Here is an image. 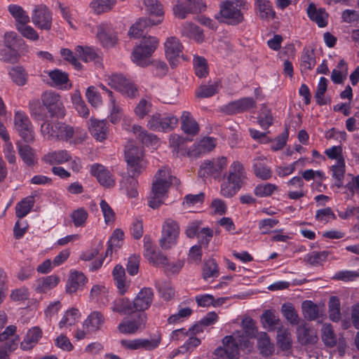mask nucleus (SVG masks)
<instances>
[{
  "mask_svg": "<svg viewBox=\"0 0 359 359\" xmlns=\"http://www.w3.org/2000/svg\"><path fill=\"white\" fill-rule=\"evenodd\" d=\"M179 180L172 176L168 168L163 167L158 170L152 183L151 191L148 200L149 205L156 209L163 203V198L170 185H178Z\"/></svg>",
  "mask_w": 359,
  "mask_h": 359,
  "instance_id": "1",
  "label": "nucleus"
},
{
  "mask_svg": "<svg viewBox=\"0 0 359 359\" xmlns=\"http://www.w3.org/2000/svg\"><path fill=\"white\" fill-rule=\"evenodd\" d=\"M246 179L243 165L238 161H233L230 165L228 172L224 175L221 184V194L226 198L235 196L245 184Z\"/></svg>",
  "mask_w": 359,
  "mask_h": 359,
  "instance_id": "2",
  "label": "nucleus"
},
{
  "mask_svg": "<svg viewBox=\"0 0 359 359\" xmlns=\"http://www.w3.org/2000/svg\"><path fill=\"white\" fill-rule=\"evenodd\" d=\"M249 4L245 0H226L219 4V12L215 18L219 22L237 25L244 20L242 11L248 10Z\"/></svg>",
  "mask_w": 359,
  "mask_h": 359,
  "instance_id": "3",
  "label": "nucleus"
},
{
  "mask_svg": "<svg viewBox=\"0 0 359 359\" xmlns=\"http://www.w3.org/2000/svg\"><path fill=\"white\" fill-rule=\"evenodd\" d=\"M74 128L62 122H44L41 126V134L48 140L63 141L71 144V140L74 137Z\"/></svg>",
  "mask_w": 359,
  "mask_h": 359,
  "instance_id": "4",
  "label": "nucleus"
},
{
  "mask_svg": "<svg viewBox=\"0 0 359 359\" xmlns=\"http://www.w3.org/2000/svg\"><path fill=\"white\" fill-rule=\"evenodd\" d=\"M158 43L159 41L156 37L144 36L141 43L133 52L132 60L139 66H147L149 65L147 59L155 51Z\"/></svg>",
  "mask_w": 359,
  "mask_h": 359,
  "instance_id": "5",
  "label": "nucleus"
},
{
  "mask_svg": "<svg viewBox=\"0 0 359 359\" xmlns=\"http://www.w3.org/2000/svg\"><path fill=\"white\" fill-rule=\"evenodd\" d=\"M125 158L128 163L130 175L137 176L142 172L146 165L142 148L128 144L125 151Z\"/></svg>",
  "mask_w": 359,
  "mask_h": 359,
  "instance_id": "6",
  "label": "nucleus"
},
{
  "mask_svg": "<svg viewBox=\"0 0 359 359\" xmlns=\"http://www.w3.org/2000/svg\"><path fill=\"white\" fill-rule=\"evenodd\" d=\"M14 129L26 143H33L35 140L34 126L28 116L22 111L15 113Z\"/></svg>",
  "mask_w": 359,
  "mask_h": 359,
  "instance_id": "7",
  "label": "nucleus"
},
{
  "mask_svg": "<svg viewBox=\"0 0 359 359\" xmlns=\"http://www.w3.org/2000/svg\"><path fill=\"white\" fill-rule=\"evenodd\" d=\"M180 235V225L172 218H167L163 223L159 245L162 249L168 250L177 244Z\"/></svg>",
  "mask_w": 359,
  "mask_h": 359,
  "instance_id": "8",
  "label": "nucleus"
},
{
  "mask_svg": "<svg viewBox=\"0 0 359 359\" xmlns=\"http://www.w3.org/2000/svg\"><path fill=\"white\" fill-rule=\"evenodd\" d=\"M107 83L109 86L128 97H135L137 95V87L122 74H114L109 76Z\"/></svg>",
  "mask_w": 359,
  "mask_h": 359,
  "instance_id": "9",
  "label": "nucleus"
},
{
  "mask_svg": "<svg viewBox=\"0 0 359 359\" xmlns=\"http://www.w3.org/2000/svg\"><path fill=\"white\" fill-rule=\"evenodd\" d=\"M205 7L203 0H177L173 13L177 18L184 19L187 14L201 12Z\"/></svg>",
  "mask_w": 359,
  "mask_h": 359,
  "instance_id": "10",
  "label": "nucleus"
},
{
  "mask_svg": "<svg viewBox=\"0 0 359 359\" xmlns=\"http://www.w3.org/2000/svg\"><path fill=\"white\" fill-rule=\"evenodd\" d=\"M32 22L39 29L50 30L52 27V12L43 4L34 6L32 13Z\"/></svg>",
  "mask_w": 359,
  "mask_h": 359,
  "instance_id": "11",
  "label": "nucleus"
},
{
  "mask_svg": "<svg viewBox=\"0 0 359 359\" xmlns=\"http://www.w3.org/2000/svg\"><path fill=\"white\" fill-rule=\"evenodd\" d=\"M165 53L170 66L175 68L179 63L180 58L183 57V46L179 39L175 36L168 37L164 43Z\"/></svg>",
  "mask_w": 359,
  "mask_h": 359,
  "instance_id": "12",
  "label": "nucleus"
},
{
  "mask_svg": "<svg viewBox=\"0 0 359 359\" xmlns=\"http://www.w3.org/2000/svg\"><path fill=\"white\" fill-rule=\"evenodd\" d=\"M227 163V159L224 156L205 161L201 165L198 175L203 177L210 175L217 177L220 176L222 171L226 168Z\"/></svg>",
  "mask_w": 359,
  "mask_h": 359,
  "instance_id": "13",
  "label": "nucleus"
},
{
  "mask_svg": "<svg viewBox=\"0 0 359 359\" xmlns=\"http://www.w3.org/2000/svg\"><path fill=\"white\" fill-rule=\"evenodd\" d=\"M90 173L95 177L101 186L110 189L115 186L116 178L114 174L104 165L93 163L90 165Z\"/></svg>",
  "mask_w": 359,
  "mask_h": 359,
  "instance_id": "14",
  "label": "nucleus"
},
{
  "mask_svg": "<svg viewBox=\"0 0 359 359\" xmlns=\"http://www.w3.org/2000/svg\"><path fill=\"white\" fill-rule=\"evenodd\" d=\"M236 332L233 336H226L222 341L224 347L215 350V355L224 359H235L238 355V345L236 340Z\"/></svg>",
  "mask_w": 359,
  "mask_h": 359,
  "instance_id": "15",
  "label": "nucleus"
},
{
  "mask_svg": "<svg viewBox=\"0 0 359 359\" xmlns=\"http://www.w3.org/2000/svg\"><path fill=\"white\" fill-rule=\"evenodd\" d=\"M41 101L52 116L63 114L64 107L60 95L56 93L51 90L44 92L41 95Z\"/></svg>",
  "mask_w": 359,
  "mask_h": 359,
  "instance_id": "16",
  "label": "nucleus"
},
{
  "mask_svg": "<svg viewBox=\"0 0 359 359\" xmlns=\"http://www.w3.org/2000/svg\"><path fill=\"white\" fill-rule=\"evenodd\" d=\"M154 294L151 288L143 287L133 301L135 311H144L151 305Z\"/></svg>",
  "mask_w": 359,
  "mask_h": 359,
  "instance_id": "17",
  "label": "nucleus"
},
{
  "mask_svg": "<svg viewBox=\"0 0 359 359\" xmlns=\"http://www.w3.org/2000/svg\"><path fill=\"white\" fill-rule=\"evenodd\" d=\"M88 129L91 135L97 141L102 142L108 135L107 122L105 120H97L90 118L88 122Z\"/></svg>",
  "mask_w": 359,
  "mask_h": 359,
  "instance_id": "18",
  "label": "nucleus"
},
{
  "mask_svg": "<svg viewBox=\"0 0 359 359\" xmlns=\"http://www.w3.org/2000/svg\"><path fill=\"white\" fill-rule=\"evenodd\" d=\"M97 37L104 47H112L116 41V36L111 26L108 23H102L97 26Z\"/></svg>",
  "mask_w": 359,
  "mask_h": 359,
  "instance_id": "19",
  "label": "nucleus"
},
{
  "mask_svg": "<svg viewBox=\"0 0 359 359\" xmlns=\"http://www.w3.org/2000/svg\"><path fill=\"white\" fill-rule=\"evenodd\" d=\"M256 102L252 97H243L231 102L225 106V111L229 114H234L248 111L255 107Z\"/></svg>",
  "mask_w": 359,
  "mask_h": 359,
  "instance_id": "20",
  "label": "nucleus"
},
{
  "mask_svg": "<svg viewBox=\"0 0 359 359\" xmlns=\"http://www.w3.org/2000/svg\"><path fill=\"white\" fill-rule=\"evenodd\" d=\"M72 159L71 154L65 149L50 151L41 158V161L48 165L63 164Z\"/></svg>",
  "mask_w": 359,
  "mask_h": 359,
  "instance_id": "21",
  "label": "nucleus"
},
{
  "mask_svg": "<svg viewBox=\"0 0 359 359\" xmlns=\"http://www.w3.org/2000/svg\"><path fill=\"white\" fill-rule=\"evenodd\" d=\"M20 157L24 163L29 167H34L38 162V157L34 149L28 144L16 142Z\"/></svg>",
  "mask_w": 359,
  "mask_h": 359,
  "instance_id": "22",
  "label": "nucleus"
},
{
  "mask_svg": "<svg viewBox=\"0 0 359 359\" xmlns=\"http://www.w3.org/2000/svg\"><path fill=\"white\" fill-rule=\"evenodd\" d=\"M216 146V140L213 137H206L201 140L197 144H194L189 148V154L192 157L211 151Z\"/></svg>",
  "mask_w": 359,
  "mask_h": 359,
  "instance_id": "23",
  "label": "nucleus"
},
{
  "mask_svg": "<svg viewBox=\"0 0 359 359\" xmlns=\"http://www.w3.org/2000/svg\"><path fill=\"white\" fill-rule=\"evenodd\" d=\"M187 140L179 135L172 134L169 137V144L172 148V151L173 154L177 156H189L192 157L191 154H189V149L187 148L186 146Z\"/></svg>",
  "mask_w": 359,
  "mask_h": 359,
  "instance_id": "24",
  "label": "nucleus"
},
{
  "mask_svg": "<svg viewBox=\"0 0 359 359\" xmlns=\"http://www.w3.org/2000/svg\"><path fill=\"white\" fill-rule=\"evenodd\" d=\"M297 335L298 341L302 345L314 344L318 341L316 330L311 329L306 323L298 326Z\"/></svg>",
  "mask_w": 359,
  "mask_h": 359,
  "instance_id": "25",
  "label": "nucleus"
},
{
  "mask_svg": "<svg viewBox=\"0 0 359 359\" xmlns=\"http://www.w3.org/2000/svg\"><path fill=\"white\" fill-rule=\"evenodd\" d=\"M147 321V315L145 313H141L138 316L137 320H128L121 323L118 329V331L123 334H134L138 330L144 327Z\"/></svg>",
  "mask_w": 359,
  "mask_h": 359,
  "instance_id": "26",
  "label": "nucleus"
},
{
  "mask_svg": "<svg viewBox=\"0 0 359 359\" xmlns=\"http://www.w3.org/2000/svg\"><path fill=\"white\" fill-rule=\"evenodd\" d=\"M255 10L262 20H269L275 16V11L269 0H255Z\"/></svg>",
  "mask_w": 359,
  "mask_h": 359,
  "instance_id": "27",
  "label": "nucleus"
},
{
  "mask_svg": "<svg viewBox=\"0 0 359 359\" xmlns=\"http://www.w3.org/2000/svg\"><path fill=\"white\" fill-rule=\"evenodd\" d=\"M181 128L189 135H196L199 132V126L190 112L184 111L181 116Z\"/></svg>",
  "mask_w": 359,
  "mask_h": 359,
  "instance_id": "28",
  "label": "nucleus"
},
{
  "mask_svg": "<svg viewBox=\"0 0 359 359\" xmlns=\"http://www.w3.org/2000/svg\"><path fill=\"white\" fill-rule=\"evenodd\" d=\"M104 323L103 315L99 311L92 312L83 323V329L88 332H96L101 329Z\"/></svg>",
  "mask_w": 359,
  "mask_h": 359,
  "instance_id": "29",
  "label": "nucleus"
},
{
  "mask_svg": "<svg viewBox=\"0 0 359 359\" xmlns=\"http://www.w3.org/2000/svg\"><path fill=\"white\" fill-rule=\"evenodd\" d=\"M4 44L7 48L15 50V48H21L22 51L27 52L28 46L25 41L18 36L15 32H7L4 35Z\"/></svg>",
  "mask_w": 359,
  "mask_h": 359,
  "instance_id": "30",
  "label": "nucleus"
},
{
  "mask_svg": "<svg viewBox=\"0 0 359 359\" xmlns=\"http://www.w3.org/2000/svg\"><path fill=\"white\" fill-rule=\"evenodd\" d=\"M132 131L136 137L145 145L157 146L158 139L156 135L149 133L142 127L138 125H133Z\"/></svg>",
  "mask_w": 359,
  "mask_h": 359,
  "instance_id": "31",
  "label": "nucleus"
},
{
  "mask_svg": "<svg viewBox=\"0 0 359 359\" xmlns=\"http://www.w3.org/2000/svg\"><path fill=\"white\" fill-rule=\"evenodd\" d=\"M144 5L151 16H156L157 20L152 22V25H158L163 20L164 11L163 6L158 0H144Z\"/></svg>",
  "mask_w": 359,
  "mask_h": 359,
  "instance_id": "32",
  "label": "nucleus"
},
{
  "mask_svg": "<svg viewBox=\"0 0 359 359\" xmlns=\"http://www.w3.org/2000/svg\"><path fill=\"white\" fill-rule=\"evenodd\" d=\"M86 278L81 272L74 271L71 273L66 285V290L68 293L76 292L85 284Z\"/></svg>",
  "mask_w": 359,
  "mask_h": 359,
  "instance_id": "33",
  "label": "nucleus"
},
{
  "mask_svg": "<svg viewBox=\"0 0 359 359\" xmlns=\"http://www.w3.org/2000/svg\"><path fill=\"white\" fill-rule=\"evenodd\" d=\"M42 337V331L39 327H34L29 330L24 340L21 342L23 350H29L33 348Z\"/></svg>",
  "mask_w": 359,
  "mask_h": 359,
  "instance_id": "34",
  "label": "nucleus"
},
{
  "mask_svg": "<svg viewBox=\"0 0 359 359\" xmlns=\"http://www.w3.org/2000/svg\"><path fill=\"white\" fill-rule=\"evenodd\" d=\"M59 281V277L55 275L39 278L36 281L35 290L39 293H46L56 287Z\"/></svg>",
  "mask_w": 359,
  "mask_h": 359,
  "instance_id": "35",
  "label": "nucleus"
},
{
  "mask_svg": "<svg viewBox=\"0 0 359 359\" xmlns=\"http://www.w3.org/2000/svg\"><path fill=\"white\" fill-rule=\"evenodd\" d=\"M8 11L15 20V27L25 24H28L30 21V18L27 13L20 6L16 4H11L8 8Z\"/></svg>",
  "mask_w": 359,
  "mask_h": 359,
  "instance_id": "36",
  "label": "nucleus"
},
{
  "mask_svg": "<svg viewBox=\"0 0 359 359\" xmlns=\"http://www.w3.org/2000/svg\"><path fill=\"white\" fill-rule=\"evenodd\" d=\"M264 158H257L253 161V171L256 177L262 179V180H266L271 177L272 171L269 167H268Z\"/></svg>",
  "mask_w": 359,
  "mask_h": 359,
  "instance_id": "37",
  "label": "nucleus"
},
{
  "mask_svg": "<svg viewBox=\"0 0 359 359\" xmlns=\"http://www.w3.org/2000/svg\"><path fill=\"white\" fill-rule=\"evenodd\" d=\"M111 309L112 311L121 315L132 314L135 312L133 306V302L127 298L116 299L112 302Z\"/></svg>",
  "mask_w": 359,
  "mask_h": 359,
  "instance_id": "38",
  "label": "nucleus"
},
{
  "mask_svg": "<svg viewBox=\"0 0 359 359\" xmlns=\"http://www.w3.org/2000/svg\"><path fill=\"white\" fill-rule=\"evenodd\" d=\"M307 14L309 18L316 22L320 27H323L327 25V13L323 9H317L314 4L309 5Z\"/></svg>",
  "mask_w": 359,
  "mask_h": 359,
  "instance_id": "39",
  "label": "nucleus"
},
{
  "mask_svg": "<svg viewBox=\"0 0 359 359\" xmlns=\"http://www.w3.org/2000/svg\"><path fill=\"white\" fill-rule=\"evenodd\" d=\"M152 22H155L154 20L147 18H140L134 25H133L128 32L130 36L134 38H139L142 34L145 29L148 27H152Z\"/></svg>",
  "mask_w": 359,
  "mask_h": 359,
  "instance_id": "40",
  "label": "nucleus"
},
{
  "mask_svg": "<svg viewBox=\"0 0 359 359\" xmlns=\"http://www.w3.org/2000/svg\"><path fill=\"white\" fill-rule=\"evenodd\" d=\"M181 34L186 37L194 39L198 42H201L203 40L202 30L192 22H184L181 28Z\"/></svg>",
  "mask_w": 359,
  "mask_h": 359,
  "instance_id": "41",
  "label": "nucleus"
},
{
  "mask_svg": "<svg viewBox=\"0 0 359 359\" xmlns=\"http://www.w3.org/2000/svg\"><path fill=\"white\" fill-rule=\"evenodd\" d=\"M112 274L119 293L123 294L128 288L124 268L121 265H116L113 269Z\"/></svg>",
  "mask_w": 359,
  "mask_h": 359,
  "instance_id": "42",
  "label": "nucleus"
},
{
  "mask_svg": "<svg viewBox=\"0 0 359 359\" xmlns=\"http://www.w3.org/2000/svg\"><path fill=\"white\" fill-rule=\"evenodd\" d=\"M137 185L138 182L133 175L123 177L120 182L121 189L131 198L137 196Z\"/></svg>",
  "mask_w": 359,
  "mask_h": 359,
  "instance_id": "43",
  "label": "nucleus"
},
{
  "mask_svg": "<svg viewBox=\"0 0 359 359\" xmlns=\"http://www.w3.org/2000/svg\"><path fill=\"white\" fill-rule=\"evenodd\" d=\"M116 0H93L90 3V8L97 15L107 13L113 9Z\"/></svg>",
  "mask_w": 359,
  "mask_h": 359,
  "instance_id": "44",
  "label": "nucleus"
},
{
  "mask_svg": "<svg viewBox=\"0 0 359 359\" xmlns=\"http://www.w3.org/2000/svg\"><path fill=\"white\" fill-rule=\"evenodd\" d=\"M257 346L264 356L271 355L274 352L273 344L271 342L269 337L266 332L259 333L257 339Z\"/></svg>",
  "mask_w": 359,
  "mask_h": 359,
  "instance_id": "45",
  "label": "nucleus"
},
{
  "mask_svg": "<svg viewBox=\"0 0 359 359\" xmlns=\"http://www.w3.org/2000/svg\"><path fill=\"white\" fill-rule=\"evenodd\" d=\"M316 61L313 50L304 48L301 55L300 68L302 72L311 70L316 65Z\"/></svg>",
  "mask_w": 359,
  "mask_h": 359,
  "instance_id": "46",
  "label": "nucleus"
},
{
  "mask_svg": "<svg viewBox=\"0 0 359 359\" xmlns=\"http://www.w3.org/2000/svg\"><path fill=\"white\" fill-rule=\"evenodd\" d=\"M34 204L33 196H28L17 203L15 206L16 216L22 219L25 217L32 210Z\"/></svg>",
  "mask_w": 359,
  "mask_h": 359,
  "instance_id": "47",
  "label": "nucleus"
},
{
  "mask_svg": "<svg viewBox=\"0 0 359 359\" xmlns=\"http://www.w3.org/2000/svg\"><path fill=\"white\" fill-rule=\"evenodd\" d=\"M8 74L17 86H23L27 83L28 74L22 67L17 66L11 68Z\"/></svg>",
  "mask_w": 359,
  "mask_h": 359,
  "instance_id": "48",
  "label": "nucleus"
},
{
  "mask_svg": "<svg viewBox=\"0 0 359 359\" xmlns=\"http://www.w3.org/2000/svg\"><path fill=\"white\" fill-rule=\"evenodd\" d=\"M277 344L283 351L292 347L291 333L287 329L280 327L278 330Z\"/></svg>",
  "mask_w": 359,
  "mask_h": 359,
  "instance_id": "49",
  "label": "nucleus"
},
{
  "mask_svg": "<svg viewBox=\"0 0 359 359\" xmlns=\"http://www.w3.org/2000/svg\"><path fill=\"white\" fill-rule=\"evenodd\" d=\"M155 286L161 297L165 300L168 301L174 297L175 290L169 282L157 280L155 283Z\"/></svg>",
  "mask_w": 359,
  "mask_h": 359,
  "instance_id": "50",
  "label": "nucleus"
},
{
  "mask_svg": "<svg viewBox=\"0 0 359 359\" xmlns=\"http://www.w3.org/2000/svg\"><path fill=\"white\" fill-rule=\"evenodd\" d=\"M332 177L335 179V184L341 187L343 184V180L346 172L345 160L341 159L340 162H336L331 167Z\"/></svg>",
  "mask_w": 359,
  "mask_h": 359,
  "instance_id": "51",
  "label": "nucleus"
},
{
  "mask_svg": "<svg viewBox=\"0 0 359 359\" xmlns=\"http://www.w3.org/2000/svg\"><path fill=\"white\" fill-rule=\"evenodd\" d=\"M48 76L53 81V85L67 88L69 79L68 75L65 72L60 69H55L50 71L48 73Z\"/></svg>",
  "mask_w": 359,
  "mask_h": 359,
  "instance_id": "52",
  "label": "nucleus"
},
{
  "mask_svg": "<svg viewBox=\"0 0 359 359\" xmlns=\"http://www.w3.org/2000/svg\"><path fill=\"white\" fill-rule=\"evenodd\" d=\"M322 339L327 346L333 347L337 344V336L331 325H323L322 327Z\"/></svg>",
  "mask_w": 359,
  "mask_h": 359,
  "instance_id": "53",
  "label": "nucleus"
},
{
  "mask_svg": "<svg viewBox=\"0 0 359 359\" xmlns=\"http://www.w3.org/2000/svg\"><path fill=\"white\" fill-rule=\"evenodd\" d=\"M219 83L214 82L211 84L201 86L196 91V95L198 97H210L215 95L219 90Z\"/></svg>",
  "mask_w": 359,
  "mask_h": 359,
  "instance_id": "54",
  "label": "nucleus"
},
{
  "mask_svg": "<svg viewBox=\"0 0 359 359\" xmlns=\"http://www.w3.org/2000/svg\"><path fill=\"white\" fill-rule=\"evenodd\" d=\"M162 337L161 334H156L153 338H140V349L151 351L157 348L161 344Z\"/></svg>",
  "mask_w": 359,
  "mask_h": 359,
  "instance_id": "55",
  "label": "nucleus"
},
{
  "mask_svg": "<svg viewBox=\"0 0 359 359\" xmlns=\"http://www.w3.org/2000/svg\"><path fill=\"white\" fill-rule=\"evenodd\" d=\"M302 310L304 317L310 320H314L319 317L318 306L311 301H305L302 303Z\"/></svg>",
  "mask_w": 359,
  "mask_h": 359,
  "instance_id": "56",
  "label": "nucleus"
},
{
  "mask_svg": "<svg viewBox=\"0 0 359 359\" xmlns=\"http://www.w3.org/2000/svg\"><path fill=\"white\" fill-rule=\"evenodd\" d=\"M262 320L264 327H267L269 330H274L276 326L280 324L278 317L273 311L267 310L262 315Z\"/></svg>",
  "mask_w": 359,
  "mask_h": 359,
  "instance_id": "57",
  "label": "nucleus"
},
{
  "mask_svg": "<svg viewBox=\"0 0 359 359\" xmlns=\"http://www.w3.org/2000/svg\"><path fill=\"white\" fill-rule=\"evenodd\" d=\"M80 317V313L78 309L72 308L67 310L59 323L60 327L65 326H71L74 325Z\"/></svg>",
  "mask_w": 359,
  "mask_h": 359,
  "instance_id": "58",
  "label": "nucleus"
},
{
  "mask_svg": "<svg viewBox=\"0 0 359 359\" xmlns=\"http://www.w3.org/2000/svg\"><path fill=\"white\" fill-rule=\"evenodd\" d=\"M219 275L218 266L214 259L205 262L203 268V277L205 280L217 277Z\"/></svg>",
  "mask_w": 359,
  "mask_h": 359,
  "instance_id": "59",
  "label": "nucleus"
},
{
  "mask_svg": "<svg viewBox=\"0 0 359 359\" xmlns=\"http://www.w3.org/2000/svg\"><path fill=\"white\" fill-rule=\"evenodd\" d=\"M277 189L278 187L274 184H260L255 187L254 194L258 197H267L271 196Z\"/></svg>",
  "mask_w": 359,
  "mask_h": 359,
  "instance_id": "60",
  "label": "nucleus"
},
{
  "mask_svg": "<svg viewBox=\"0 0 359 359\" xmlns=\"http://www.w3.org/2000/svg\"><path fill=\"white\" fill-rule=\"evenodd\" d=\"M109 107L111 109L110 114V121L113 123H116L121 119V107L116 102L113 93L109 92Z\"/></svg>",
  "mask_w": 359,
  "mask_h": 359,
  "instance_id": "61",
  "label": "nucleus"
},
{
  "mask_svg": "<svg viewBox=\"0 0 359 359\" xmlns=\"http://www.w3.org/2000/svg\"><path fill=\"white\" fill-rule=\"evenodd\" d=\"M75 52L76 54L86 62L93 61L97 57L95 51L90 47L78 46L75 48Z\"/></svg>",
  "mask_w": 359,
  "mask_h": 359,
  "instance_id": "62",
  "label": "nucleus"
},
{
  "mask_svg": "<svg viewBox=\"0 0 359 359\" xmlns=\"http://www.w3.org/2000/svg\"><path fill=\"white\" fill-rule=\"evenodd\" d=\"M88 216V212L83 208L75 210L71 215L72 219L76 227L83 226L87 220Z\"/></svg>",
  "mask_w": 359,
  "mask_h": 359,
  "instance_id": "63",
  "label": "nucleus"
},
{
  "mask_svg": "<svg viewBox=\"0 0 359 359\" xmlns=\"http://www.w3.org/2000/svg\"><path fill=\"white\" fill-rule=\"evenodd\" d=\"M195 73L198 77H205L208 74V67L205 58L195 57L194 60Z\"/></svg>",
  "mask_w": 359,
  "mask_h": 359,
  "instance_id": "64",
  "label": "nucleus"
}]
</instances>
